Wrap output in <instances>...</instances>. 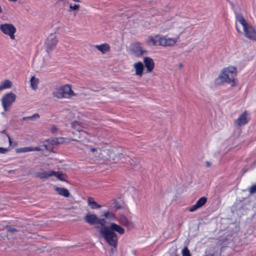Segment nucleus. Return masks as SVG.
<instances>
[{"instance_id": "obj_21", "label": "nucleus", "mask_w": 256, "mask_h": 256, "mask_svg": "<svg viewBox=\"0 0 256 256\" xmlns=\"http://www.w3.org/2000/svg\"><path fill=\"white\" fill-rule=\"evenodd\" d=\"M54 189L59 195L62 196L64 197L68 198L70 195L69 191L65 188L55 186H54Z\"/></svg>"}, {"instance_id": "obj_30", "label": "nucleus", "mask_w": 256, "mask_h": 256, "mask_svg": "<svg viewBox=\"0 0 256 256\" xmlns=\"http://www.w3.org/2000/svg\"><path fill=\"white\" fill-rule=\"evenodd\" d=\"M182 256H191L190 250L186 246L184 247L182 250Z\"/></svg>"}, {"instance_id": "obj_5", "label": "nucleus", "mask_w": 256, "mask_h": 256, "mask_svg": "<svg viewBox=\"0 0 256 256\" xmlns=\"http://www.w3.org/2000/svg\"><path fill=\"white\" fill-rule=\"evenodd\" d=\"M112 160L115 163L129 164L133 165L130 157L126 155L124 151L121 148H110L108 153V159Z\"/></svg>"}, {"instance_id": "obj_12", "label": "nucleus", "mask_w": 256, "mask_h": 256, "mask_svg": "<svg viewBox=\"0 0 256 256\" xmlns=\"http://www.w3.org/2000/svg\"><path fill=\"white\" fill-rule=\"evenodd\" d=\"M58 40L56 35L51 34L46 38L44 42V47L47 52H50L56 46Z\"/></svg>"}, {"instance_id": "obj_13", "label": "nucleus", "mask_w": 256, "mask_h": 256, "mask_svg": "<svg viewBox=\"0 0 256 256\" xmlns=\"http://www.w3.org/2000/svg\"><path fill=\"white\" fill-rule=\"evenodd\" d=\"M250 118L246 111L242 114L236 120L238 126H241L246 124L250 120Z\"/></svg>"}, {"instance_id": "obj_36", "label": "nucleus", "mask_w": 256, "mask_h": 256, "mask_svg": "<svg viewBox=\"0 0 256 256\" xmlns=\"http://www.w3.org/2000/svg\"><path fill=\"white\" fill-rule=\"evenodd\" d=\"M43 62H44V64L42 66H40V69H42V68H44L48 64V62L44 59Z\"/></svg>"}, {"instance_id": "obj_26", "label": "nucleus", "mask_w": 256, "mask_h": 256, "mask_svg": "<svg viewBox=\"0 0 256 256\" xmlns=\"http://www.w3.org/2000/svg\"><path fill=\"white\" fill-rule=\"evenodd\" d=\"M103 216L105 218H107L110 220H115L116 219L115 214L110 211L104 212Z\"/></svg>"}, {"instance_id": "obj_34", "label": "nucleus", "mask_w": 256, "mask_h": 256, "mask_svg": "<svg viewBox=\"0 0 256 256\" xmlns=\"http://www.w3.org/2000/svg\"><path fill=\"white\" fill-rule=\"evenodd\" d=\"M8 151V148H1L0 147V153L5 154Z\"/></svg>"}, {"instance_id": "obj_3", "label": "nucleus", "mask_w": 256, "mask_h": 256, "mask_svg": "<svg viewBox=\"0 0 256 256\" xmlns=\"http://www.w3.org/2000/svg\"><path fill=\"white\" fill-rule=\"evenodd\" d=\"M236 28L240 34L250 40L256 41V31L240 14L236 15Z\"/></svg>"}, {"instance_id": "obj_42", "label": "nucleus", "mask_w": 256, "mask_h": 256, "mask_svg": "<svg viewBox=\"0 0 256 256\" xmlns=\"http://www.w3.org/2000/svg\"><path fill=\"white\" fill-rule=\"evenodd\" d=\"M72 0L74 2H80V0Z\"/></svg>"}, {"instance_id": "obj_28", "label": "nucleus", "mask_w": 256, "mask_h": 256, "mask_svg": "<svg viewBox=\"0 0 256 256\" xmlns=\"http://www.w3.org/2000/svg\"><path fill=\"white\" fill-rule=\"evenodd\" d=\"M39 118L40 116L38 114H34L32 116L23 117L22 120L24 121L28 120H33L36 119L38 118Z\"/></svg>"}, {"instance_id": "obj_32", "label": "nucleus", "mask_w": 256, "mask_h": 256, "mask_svg": "<svg viewBox=\"0 0 256 256\" xmlns=\"http://www.w3.org/2000/svg\"><path fill=\"white\" fill-rule=\"evenodd\" d=\"M249 192L250 194H253L256 192V184H254L249 189Z\"/></svg>"}, {"instance_id": "obj_22", "label": "nucleus", "mask_w": 256, "mask_h": 256, "mask_svg": "<svg viewBox=\"0 0 256 256\" xmlns=\"http://www.w3.org/2000/svg\"><path fill=\"white\" fill-rule=\"evenodd\" d=\"M40 80L34 76H32L30 79V86L32 90H36L38 88Z\"/></svg>"}, {"instance_id": "obj_24", "label": "nucleus", "mask_w": 256, "mask_h": 256, "mask_svg": "<svg viewBox=\"0 0 256 256\" xmlns=\"http://www.w3.org/2000/svg\"><path fill=\"white\" fill-rule=\"evenodd\" d=\"M12 86V82L9 80H6L0 84V92L4 90L10 88Z\"/></svg>"}, {"instance_id": "obj_20", "label": "nucleus", "mask_w": 256, "mask_h": 256, "mask_svg": "<svg viewBox=\"0 0 256 256\" xmlns=\"http://www.w3.org/2000/svg\"><path fill=\"white\" fill-rule=\"evenodd\" d=\"M119 223L124 226L128 227L132 224V222L124 215L121 214L118 216Z\"/></svg>"}, {"instance_id": "obj_39", "label": "nucleus", "mask_w": 256, "mask_h": 256, "mask_svg": "<svg viewBox=\"0 0 256 256\" xmlns=\"http://www.w3.org/2000/svg\"><path fill=\"white\" fill-rule=\"evenodd\" d=\"M42 150L38 146L32 147V151H40Z\"/></svg>"}, {"instance_id": "obj_10", "label": "nucleus", "mask_w": 256, "mask_h": 256, "mask_svg": "<svg viewBox=\"0 0 256 256\" xmlns=\"http://www.w3.org/2000/svg\"><path fill=\"white\" fill-rule=\"evenodd\" d=\"M85 146L90 150L94 157L104 160L108 159V148H92L88 145H85Z\"/></svg>"}, {"instance_id": "obj_25", "label": "nucleus", "mask_w": 256, "mask_h": 256, "mask_svg": "<svg viewBox=\"0 0 256 256\" xmlns=\"http://www.w3.org/2000/svg\"><path fill=\"white\" fill-rule=\"evenodd\" d=\"M72 141V140L71 138L60 137L58 138H56L54 142L56 144H70V142Z\"/></svg>"}, {"instance_id": "obj_16", "label": "nucleus", "mask_w": 256, "mask_h": 256, "mask_svg": "<svg viewBox=\"0 0 256 256\" xmlns=\"http://www.w3.org/2000/svg\"><path fill=\"white\" fill-rule=\"evenodd\" d=\"M144 62L147 72H150L154 68V60L150 57H145L144 59Z\"/></svg>"}, {"instance_id": "obj_17", "label": "nucleus", "mask_w": 256, "mask_h": 256, "mask_svg": "<svg viewBox=\"0 0 256 256\" xmlns=\"http://www.w3.org/2000/svg\"><path fill=\"white\" fill-rule=\"evenodd\" d=\"M133 53L138 56H142L146 50H144L139 44H134L132 47Z\"/></svg>"}, {"instance_id": "obj_35", "label": "nucleus", "mask_w": 256, "mask_h": 256, "mask_svg": "<svg viewBox=\"0 0 256 256\" xmlns=\"http://www.w3.org/2000/svg\"><path fill=\"white\" fill-rule=\"evenodd\" d=\"M71 125H72V127L73 128H75L76 130L78 129H79L78 127L79 126V124L78 122H72Z\"/></svg>"}, {"instance_id": "obj_6", "label": "nucleus", "mask_w": 256, "mask_h": 256, "mask_svg": "<svg viewBox=\"0 0 256 256\" xmlns=\"http://www.w3.org/2000/svg\"><path fill=\"white\" fill-rule=\"evenodd\" d=\"M52 94L58 99L70 98L76 95L72 90L71 85L68 84L56 88Z\"/></svg>"}, {"instance_id": "obj_4", "label": "nucleus", "mask_w": 256, "mask_h": 256, "mask_svg": "<svg viewBox=\"0 0 256 256\" xmlns=\"http://www.w3.org/2000/svg\"><path fill=\"white\" fill-rule=\"evenodd\" d=\"M178 38H168L160 34L150 36L146 40V43L150 46H161L163 47L173 46L178 42Z\"/></svg>"}, {"instance_id": "obj_7", "label": "nucleus", "mask_w": 256, "mask_h": 256, "mask_svg": "<svg viewBox=\"0 0 256 256\" xmlns=\"http://www.w3.org/2000/svg\"><path fill=\"white\" fill-rule=\"evenodd\" d=\"M189 26V20L188 18H180L177 21L168 22L166 24L168 30H172L174 32H178L180 34L185 28Z\"/></svg>"}, {"instance_id": "obj_19", "label": "nucleus", "mask_w": 256, "mask_h": 256, "mask_svg": "<svg viewBox=\"0 0 256 256\" xmlns=\"http://www.w3.org/2000/svg\"><path fill=\"white\" fill-rule=\"evenodd\" d=\"M54 171L50 170L48 172H42L36 173V176L37 178L40 179H47L48 178L53 176Z\"/></svg>"}, {"instance_id": "obj_11", "label": "nucleus", "mask_w": 256, "mask_h": 256, "mask_svg": "<svg viewBox=\"0 0 256 256\" xmlns=\"http://www.w3.org/2000/svg\"><path fill=\"white\" fill-rule=\"evenodd\" d=\"M16 95L12 92H8L4 95L1 99V102L4 111H8V108L16 100Z\"/></svg>"}, {"instance_id": "obj_44", "label": "nucleus", "mask_w": 256, "mask_h": 256, "mask_svg": "<svg viewBox=\"0 0 256 256\" xmlns=\"http://www.w3.org/2000/svg\"><path fill=\"white\" fill-rule=\"evenodd\" d=\"M180 67H182V64H180Z\"/></svg>"}, {"instance_id": "obj_29", "label": "nucleus", "mask_w": 256, "mask_h": 256, "mask_svg": "<svg viewBox=\"0 0 256 256\" xmlns=\"http://www.w3.org/2000/svg\"><path fill=\"white\" fill-rule=\"evenodd\" d=\"M32 152V147L22 148L18 149L16 150L17 152Z\"/></svg>"}, {"instance_id": "obj_41", "label": "nucleus", "mask_w": 256, "mask_h": 256, "mask_svg": "<svg viewBox=\"0 0 256 256\" xmlns=\"http://www.w3.org/2000/svg\"><path fill=\"white\" fill-rule=\"evenodd\" d=\"M205 256H214V255L212 254H206Z\"/></svg>"}, {"instance_id": "obj_8", "label": "nucleus", "mask_w": 256, "mask_h": 256, "mask_svg": "<svg viewBox=\"0 0 256 256\" xmlns=\"http://www.w3.org/2000/svg\"><path fill=\"white\" fill-rule=\"evenodd\" d=\"M72 133L74 135V138H71L72 140L81 144L77 148L80 150H83V146H85V145L82 143L89 142L90 140L88 137H90L92 136L91 134L86 131L80 130V129H78Z\"/></svg>"}, {"instance_id": "obj_14", "label": "nucleus", "mask_w": 256, "mask_h": 256, "mask_svg": "<svg viewBox=\"0 0 256 256\" xmlns=\"http://www.w3.org/2000/svg\"><path fill=\"white\" fill-rule=\"evenodd\" d=\"M207 198L206 197H202L198 199L195 204L190 207L189 210L190 212H193L204 206L206 202Z\"/></svg>"}, {"instance_id": "obj_9", "label": "nucleus", "mask_w": 256, "mask_h": 256, "mask_svg": "<svg viewBox=\"0 0 256 256\" xmlns=\"http://www.w3.org/2000/svg\"><path fill=\"white\" fill-rule=\"evenodd\" d=\"M0 30L2 32L9 36L10 38L14 40L16 39L15 34L16 31L14 26L10 23H4L0 24Z\"/></svg>"}, {"instance_id": "obj_43", "label": "nucleus", "mask_w": 256, "mask_h": 256, "mask_svg": "<svg viewBox=\"0 0 256 256\" xmlns=\"http://www.w3.org/2000/svg\"><path fill=\"white\" fill-rule=\"evenodd\" d=\"M44 147L45 148V149H46V150H48V147H47V146H46V145L44 144Z\"/></svg>"}, {"instance_id": "obj_31", "label": "nucleus", "mask_w": 256, "mask_h": 256, "mask_svg": "<svg viewBox=\"0 0 256 256\" xmlns=\"http://www.w3.org/2000/svg\"><path fill=\"white\" fill-rule=\"evenodd\" d=\"M80 6L78 4H74V5H70V10H79Z\"/></svg>"}, {"instance_id": "obj_33", "label": "nucleus", "mask_w": 256, "mask_h": 256, "mask_svg": "<svg viewBox=\"0 0 256 256\" xmlns=\"http://www.w3.org/2000/svg\"><path fill=\"white\" fill-rule=\"evenodd\" d=\"M50 130L52 133L54 134L58 131V128L56 126L52 125L50 128Z\"/></svg>"}, {"instance_id": "obj_38", "label": "nucleus", "mask_w": 256, "mask_h": 256, "mask_svg": "<svg viewBox=\"0 0 256 256\" xmlns=\"http://www.w3.org/2000/svg\"><path fill=\"white\" fill-rule=\"evenodd\" d=\"M17 231H18V230L14 228H10L8 229V232H16Z\"/></svg>"}, {"instance_id": "obj_27", "label": "nucleus", "mask_w": 256, "mask_h": 256, "mask_svg": "<svg viewBox=\"0 0 256 256\" xmlns=\"http://www.w3.org/2000/svg\"><path fill=\"white\" fill-rule=\"evenodd\" d=\"M54 174H53V176H56L58 180L61 181L66 182L67 176L65 174L59 172L55 171H54Z\"/></svg>"}, {"instance_id": "obj_15", "label": "nucleus", "mask_w": 256, "mask_h": 256, "mask_svg": "<svg viewBox=\"0 0 256 256\" xmlns=\"http://www.w3.org/2000/svg\"><path fill=\"white\" fill-rule=\"evenodd\" d=\"M134 68L135 70V74L140 77L142 76L144 70V65L141 62H138L134 64Z\"/></svg>"}, {"instance_id": "obj_40", "label": "nucleus", "mask_w": 256, "mask_h": 256, "mask_svg": "<svg viewBox=\"0 0 256 256\" xmlns=\"http://www.w3.org/2000/svg\"><path fill=\"white\" fill-rule=\"evenodd\" d=\"M15 172H16V170H9L8 171V174H14Z\"/></svg>"}, {"instance_id": "obj_37", "label": "nucleus", "mask_w": 256, "mask_h": 256, "mask_svg": "<svg viewBox=\"0 0 256 256\" xmlns=\"http://www.w3.org/2000/svg\"><path fill=\"white\" fill-rule=\"evenodd\" d=\"M2 133H3V134H6V136L8 137V140L9 146H11V145H12V141H11V139H10V136L8 134H6V131H5V130H3V131L2 132Z\"/></svg>"}, {"instance_id": "obj_18", "label": "nucleus", "mask_w": 256, "mask_h": 256, "mask_svg": "<svg viewBox=\"0 0 256 256\" xmlns=\"http://www.w3.org/2000/svg\"><path fill=\"white\" fill-rule=\"evenodd\" d=\"M94 47L102 54H105L110 51V46L107 43L102 44L100 45H96Z\"/></svg>"}, {"instance_id": "obj_1", "label": "nucleus", "mask_w": 256, "mask_h": 256, "mask_svg": "<svg viewBox=\"0 0 256 256\" xmlns=\"http://www.w3.org/2000/svg\"><path fill=\"white\" fill-rule=\"evenodd\" d=\"M85 222L90 225L98 224L102 226L99 233L106 242L110 246L116 248L118 246V236L116 232L123 234L124 229L120 226L114 222H111L109 226H106V223L105 218H100L94 214L88 212L84 217Z\"/></svg>"}, {"instance_id": "obj_23", "label": "nucleus", "mask_w": 256, "mask_h": 256, "mask_svg": "<svg viewBox=\"0 0 256 256\" xmlns=\"http://www.w3.org/2000/svg\"><path fill=\"white\" fill-rule=\"evenodd\" d=\"M88 206L92 210L100 208L101 206L98 204L96 201H94L92 198H88Z\"/></svg>"}, {"instance_id": "obj_2", "label": "nucleus", "mask_w": 256, "mask_h": 256, "mask_svg": "<svg viewBox=\"0 0 256 256\" xmlns=\"http://www.w3.org/2000/svg\"><path fill=\"white\" fill-rule=\"evenodd\" d=\"M237 74V68L234 66H229L224 68L215 80L214 84L217 86L228 84L231 86H234L236 85Z\"/></svg>"}]
</instances>
